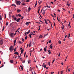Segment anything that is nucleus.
Returning a JSON list of instances; mask_svg holds the SVG:
<instances>
[{
	"label": "nucleus",
	"mask_w": 74,
	"mask_h": 74,
	"mask_svg": "<svg viewBox=\"0 0 74 74\" xmlns=\"http://www.w3.org/2000/svg\"><path fill=\"white\" fill-rule=\"evenodd\" d=\"M16 3L17 5H20L21 3V2L19 1H17V0H16Z\"/></svg>",
	"instance_id": "f257e3e1"
},
{
	"label": "nucleus",
	"mask_w": 74,
	"mask_h": 74,
	"mask_svg": "<svg viewBox=\"0 0 74 74\" xmlns=\"http://www.w3.org/2000/svg\"><path fill=\"white\" fill-rule=\"evenodd\" d=\"M12 48H13L12 46H11L10 47L9 50L10 51H11V52L13 51V50H12Z\"/></svg>",
	"instance_id": "f03ea898"
},
{
	"label": "nucleus",
	"mask_w": 74,
	"mask_h": 74,
	"mask_svg": "<svg viewBox=\"0 0 74 74\" xmlns=\"http://www.w3.org/2000/svg\"><path fill=\"white\" fill-rule=\"evenodd\" d=\"M3 43V41L2 40H0V44L1 45Z\"/></svg>",
	"instance_id": "7ed1b4c3"
},
{
	"label": "nucleus",
	"mask_w": 74,
	"mask_h": 74,
	"mask_svg": "<svg viewBox=\"0 0 74 74\" xmlns=\"http://www.w3.org/2000/svg\"><path fill=\"white\" fill-rule=\"evenodd\" d=\"M12 14V12H9V18H10L11 16H10V15H11V14Z\"/></svg>",
	"instance_id": "20e7f679"
},
{
	"label": "nucleus",
	"mask_w": 74,
	"mask_h": 74,
	"mask_svg": "<svg viewBox=\"0 0 74 74\" xmlns=\"http://www.w3.org/2000/svg\"><path fill=\"white\" fill-rule=\"evenodd\" d=\"M20 20H21V18H18L16 21V22H18Z\"/></svg>",
	"instance_id": "39448f33"
},
{
	"label": "nucleus",
	"mask_w": 74,
	"mask_h": 74,
	"mask_svg": "<svg viewBox=\"0 0 74 74\" xmlns=\"http://www.w3.org/2000/svg\"><path fill=\"white\" fill-rule=\"evenodd\" d=\"M14 33H12L10 34V35H11V38L13 37V35H14Z\"/></svg>",
	"instance_id": "423d86ee"
},
{
	"label": "nucleus",
	"mask_w": 74,
	"mask_h": 74,
	"mask_svg": "<svg viewBox=\"0 0 74 74\" xmlns=\"http://www.w3.org/2000/svg\"><path fill=\"white\" fill-rule=\"evenodd\" d=\"M47 46H46V48H44V51H45V52H46L47 51Z\"/></svg>",
	"instance_id": "0eeeda50"
},
{
	"label": "nucleus",
	"mask_w": 74,
	"mask_h": 74,
	"mask_svg": "<svg viewBox=\"0 0 74 74\" xmlns=\"http://www.w3.org/2000/svg\"><path fill=\"white\" fill-rule=\"evenodd\" d=\"M30 23V22H27L25 23V25H29V24Z\"/></svg>",
	"instance_id": "6e6552de"
},
{
	"label": "nucleus",
	"mask_w": 74,
	"mask_h": 74,
	"mask_svg": "<svg viewBox=\"0 0 74 74\" xmlns=\"http://www.w3.org/2000/svg\"><path fill=\"white\" fill-rule=\"evenodd\" d=\"M23 51L24 50L23 49H22L21 50V54H20V55H21V54H22V53H23Z\"/></svg>",
	"instance_id": "1a4fd4ad"
},
{
	"label": "nucleus",
	"mask_w": 74,
	"mask_h": 74,
	"mask_svg": "<svg viewBox=\"0 0 74 74\" xmlns=\"http://www.w3.org/2000/svg\"><path fill=\"white\" fill-rule=\"evenodd\" d=\"M10 62L11 63H13L14 62V60H10Z\"/></svg>",
	"instance_id": "9d476101"
},
{
	"label": "nucleus",
	"mask_w": 74,
	"mask_h": 74,
	"mask_svg": "<svg viewBox=\"0 0 74 74\" xmlns=\"http://www.w3.org/2000/svg\"><path fill=\"white\" fill-rule=\"evenodd\" d=\"M21 62H22L23 63H25V60H24L23 61L21 60Z\"/></svg>",
	"instance_id": "9b49d317"
},
{
	"label": "nucleus",
	"mask_w": 74,
	"mask_h": 74,
	"mask_svg": "<svg viewBox=\"0 0 74 74\" xmlns=\"http://www.w3.org/2000/svg\"><path fill=\"white\" fill-rule=\"evenodd\" d=\"M28 12H30V10H31V8H30V7L28 8Z\"/></svg>",
	"instance_id": "f8f14e48"
},
{
	"label": "nucleus",
	"mask_w": 74,
	"mask_h": 74,
	"mask_svg": "<svg viewBox=\"0 0 74 74\" xmlns=\"http://www.w3.org/2000/svg\"><path fill=\"white\" fill-rule=\"evenodd\" d=\"M52 44H51V45H50V47L51 49H53V46H52Z\"/></svg>",
	"instance_id": "ddd939ff"
},
{
	"label": "nucleus",
	"mask_w": 74,
	"mask_h": 74,
	"mask_svg": "<svg viewBox=\"0 0 74 74\" xmlns=\"http://www.w3.org/2000/svg\"><path fill=\"white\" fill-rule=\"evenodd\" d=\"M45 23H46V24H48V23L47 22V21L46 19H45Z\"/></svg>",
	"instance_id": "4468645a"
},
{
	"label": "nucleus",
	"mask_w": 74,
	"mask_h": 74,
	"mask_svg": "<svg viewBox=\"0 0 74 74\" xmlns=\"http://www.w3.org/2000/svg\"><path fill=\"white\" fill-rule=\"evenodd\" d=\"M14 54H16L17 55H18L19 53H18V52H17L16 51V52H15L14 53Z\"/></svg>",
	"instance_id": "2eb2a0df"
},
{
	"label": "nucleus",
	"mask_w": 74,
	"mask_h": 74,
	"mask_svg": "<svg viewBox=\"0 0 74 74\" xmlns=\"http://www.w3.org/2000/svg\"><path fill=\"white\" fill-rule=\"evenodd\" d=\"M2 19V17L1 15L0 16V20H1Z\"/></svg>",
	"instance_id": "dca6fc26"
},
{
	"label": "nucleus",
	"mask_w": 74,
	"mask_h": 74,
	"mask_svg": "<svg viewBox=\"0 0 74 74\" xmlns=\"http://www.w3.org/2000/svg\"><path fill=\"white\" fill-rule=\"evenodd\" d=\"M48 34H46V35H44V38H45V37L46 36H47L48 35Z\"/></svg>",
	"instance_id": "f3484780"
},
{
	"label": "nucleus",
	"mask_w": 74,
	"mask_h": 74,
	"mask_svg": "<svg viewBox=\"0 0 74 74\" xmlns=\"http://www.w3.org/2000/svg\"><path fill=\"white\" fill-rule=\"evenodd\" d=\"M16 39H15V40H14V45H16L15 43H16Z\"/></svg>",
	"instance_id": "a211bd4d"
},
{
	"label": "nucleus",
	"mask_w": 74,
	"mask_h": 74,
	"mask_svg": "<svg viewBox=\"0 0 74 74\" xmlns=\"http://www.w3.org/2000/svg\"><path fill=\"white\" fill-rule=\"evenodd\" d=\"M30 30H28V32H27V34H29V33H30Z\"/></svg>",
	"instance_id": "6ab92c4d"
},
{
	"label": "nucleus",
	"mask_w": 74,
	"mask_h": 74,
	"mask_svg": "<svg viewBox=\"0 0 74 74\" xmlns=\"http://www.w3.org/2000/svg\"><path fill=\"white\" fill-rule=\"evenodd\" d=\"M18 43L19 44H22L23 42L21 41H18Z\"/></svg>",
	"instance_id": "aec40b11"
},
{
	"label": "nucleus",
	"mask_w": 74,
	"mask_h": 74,
	"mask_svg": "<svg viewBox=\"0 0 74 74\" xmlns=\"http://www.w3.org/2000/svg\"><path fill=\"white\" fill-rule=\"evenodd\" d=\"M21 10H17V12H20L21 11Z\"/></svg>",
	"instance_id": "412c9836"
},
{
	"label": "nucleus",
	"mask_w": 74,
	"mask_h": 74,
	"mask_svg": "<svg viewBox=\"0 0 74 74\" xmlns=\"http://www.w3.org/2000/svg\"><path fill=\"white\" fill-rule=\"evenodd\" d=\"M20 67H21V70H23V67H22L21 66H20Z\"/></svg>",
	"instance_id": "4be33fe9"
},
{
	"label": "nucleus",
	"mask_w": 74,
	"mask_h": 74,
	"mask_svg": "<svg viewBox=\"0 0 74 74\" xmlns=\"http://www.w3.org/2000/svg\"><path fill=\"white\" fill-rule=\"evenodd\" d=\"M45 62H44V63H43V65H42V67H44V66L45 65Z\"/></svg>",
	"instance_id": "5701e85b"
},
{
	"label": "nucleus",
	"mask_w": 74,
	"mask_h": 74,
	"mask_svg": "<svg viewBox=\"0 0 74 74\" xmlns=\"http://www.w3.org/2000/svg\"><path fill=\"white\" fill-rule=\"evenodd\" d=\"M28 63L29 64L30 63V60H28Z\"/></svg>",
	"instance_id": "b1692460"
},
{
	"label": "nucleus",
	"mask_w": 74,
	"mask_h": 74,
	"mask_svg": "<svg viewBox=\"0 0 74 74\" xmlns=\"http://www.w3.org/2000/svg\"><path fill=\"white\" fill-rule=\"evenodd\" d=\"M4 29H5V26H3V31H4Z\"/></svg>",
	"instance_id": "393cba45"
},
{
	"label": "nucleus",
	"mask_w": 74,
	"mask_h": 74,
	"mask_svg": "<svg viewBox=\"0 0 74 74\" xmlns=\"http://www.w3.org/2000/svg\"><path fill=\"white\" fill-rule=\"evenodd\" d=\"M8 24V22H7L6 23V24L5 25H6V26H7Z\"/></svg>",
	"instance_id": "a878e982"
},
{
	"label": "nucleus",
	"mask_w": 74,
	"mask_h": 74,
	"mask_svg": "<svg viewBox=\"0 0 74 74\" xmlns=\"http://www.w3.org/2000/svg\"><path fill=\"white\" fill-rule=\"evenodd\" d=\"M14 21H16V19H17V18H16V17H15L14 18Z\"/></svg>",
	"instance_id": "bb28decb"
},
{
	"label": "nucleus",
	"mask_w": 74,
	"mask_h": 74,
	"mask_svg": "<svg viewBox=\"0 0 74 74\" xmlns=\"http://www.w3.org/2000/svg\"><path fill=\"white\" fill-rule=\"evenodd\" d=\"M58 43H59V44H60L61 43V42L59 40V41H58Z\"/></svg>",
	"instance_id": "cd10ccee"
},
{
	"label": "nucleus",
	"mask_w": 74,
	"mask_h": 74,
	"mask_svg": "<svg viewBox=\"0 0 74 74\" xmlns=\"http://www.w3.org/2000/svg\"><path fill=\"white\" fill-rule=\"evenodd\" d=\"M43 12H44V13H42V14H45V10H43Z\"/></svg>",
	"instance_id": "c85d7f7f"
},
{
	"label": "nucleus",
	"mask_w": 74,
	"mask_h": 74,
	"mask_svg": "<svg viewBox=\"0 0 74 74\" xmlns=\"http://www.w3.org/2000/svg\"><path fill=\"white\" fill-rule=\"evenodd\" d=\"M37 5V1H36V4H35V7H36Z\"/></svg>",
	"instance_id": "c756f323"
},
{
	"label": "nucleus",
	"mask_w": 74,
	"mask_h": 74,
	"mask_svg": "<svg viewBox=\"0 0 74 74\" xmlns=\"http://www.w3.org/2000/svg\"><path fill=\"white\" fill-rule=\"evenodd\" d=\"M44 67L45 68H46V67H47V65H44Z\"/></svg>",
	"instance_id": "7c9ffc66"
},
{
	"label": "nucleus",
	"mask_w": 74,
	"mask_h": 74,
	"mask_svg": "<svg viewBox=\"0 0 74 74\" xmlns=\"http://www.w3.org/2000/svg\"><path fill=\"white\" fill-rule=\"evenodd\" d=\"M42 35H40V36L39 37V38H42Z\"/></svg>",
	"instance_id": "2f4dec72"
},
{
	"label": "nucleus",
	"mask_w": 74,
	"mask_h": 74,
	"mask_svg": "<svg viewBox=\"0 0 74 74\" xmlns=\"http://www.w3.org/2000/svg\"><path fill=\"white\" fill-rule=\"evenodd\" d=\"M55 59H54V60H53V62H52V64L53 63V62H55Z\"/></svg>",
	"instance_id": "473e14b6"
},
{
	"label": "nucleus",
	"mask_w": 74,
	"mask_h": 74,
	"mask_svg": "<svg viewBox=\"0 0 74 74\" xmlns=\"http://www.w3.org/2000/svg\"><path fill=\"white\" fill-rule=\"evenodd\" d=\"M18 15L19 17H21V14H18Z\"/></svg>",
	"instance_id": "72a5a7b5"
},
{
	"label": "nucleus",
	"mask_w": 74,
	"mask_h": 74,
	"mask_svg": "<svg viewBox=\"0 0 74 74\" xmlns=\"http://www.w3.org/2000/svg\"><path fill=\"white\" fill-rule=\"evenodd\" d=\"M70 37V34H69V38Z\"/></svg>",
	"instance_id": "f704fd0d"
},
{
	"label": "nucleus",
	"mask_w": 74,
	"mask_h": 74,
	"mask_svg": "<svg viewBox=\"0 0 74 74\" xmlns=\"http://www.w3.org/2000/svg\"><path fill=\"white\" fill-rule=\"evenodd\" d=\"M25 4H26L23 3H23H22L23 5H25Z\"/></svg>",
	"instance_id": "c9c22d12"
},
{
	"label": "nucleus",
	"mask_w": 74,
	"mask_h": 74,
	"mask_svg": "<svg viewBox=\"0 0 74 74\" xmlns=\"http://www.w3.org/2000/svg\"><path fill=\"white\" fill-rule=\"evenodd\" d=\"M25 40L24 39L22 38V41L23 42H24Z\"/></svg>",
	"instance_id": "e433bc0d"
},
{
	"label": "nucleus",
	"mask_w": 74,
	"mask_h": 74,
	"mask_svg": "<svg viewBox=\"0 0 74 74\" xmlns=\"http://www.w3.org/2000/svg\"><path fill=\"white\" fill-rule=\"evenodd\" d=\"M70 25V23L69 22V24H68V26H69V27Z\"/></svg>",
	"instance_id": "4c0bfd02"
},
{
	"label": "nucleus",
	"mask_w": 74,
	"mask_h": 74,
	"mask_svg": "<svg viewBox=\"0 0 74 74\" xmlns=\"http://www.w3.org/2000/svg\"><path fill=\"white\" fill-rule=\"evenodd\" d=\"M40 10V8L39 7H38V11H39Z\"/></svg>",
	"instance_id": "58836bf2"
},
{
	"label": "nucleus",
	"mask_w": 74,
	"mask_h": 74,
	"mask_svg": "<svg viewBox=\"0 0 74 74\" xmlns=\"http://www.w3.org/2000/svg\"><path fill=\"white\" fill-rule=\"evenodd\" d=\"M25 39L27 40V36H26L25 37Z\"/></svg>",
	"instance_id": "ea45409f"
},
{
	"label": "nucleus",
	"mask_w": 74,
	"mask_h": 74,
	"mask_svg": "<svg viewBox=\"0 0 74 74\" xmlns=\"http://www.w3.org/2000/svg\"><path fill=\"white\" fill-rule=\"evenodd\" d=\"M29 37H30V38H31V37H32V36H31V35H29Z\"/></svg>",
	"instance_id": "a19ab883"
},
{
	"label": "nucleus",
	"mask_w": 74,
	"mask_h": 74,
	"mask_svg": "<svg viewBox=\"0 0 74 74\" xmlns=\"http://www.w3.org/2000/svg\"><path fill=\"white\" fill-rule=\"evenodd\" d=\"M3 66H4V65H2V66H1V67H0V68H1V67H3Z\"/></svg>",
	"instance_id": "79ce46f5"
},
{
	"label": "nucleus",
	"mask_w": 74,
	"mask_h": 74,
	"mask_svg": "<svg viewBox=\"0 0 74 74\" xmlns=\"http://www.w3.org/2000/svg\"><path fill=\"white\" fill-rule=\"evenodd\" d=\"M64 29V25H63V27H62V30H63Z\"/></svg>",
	"instance_id": "37998d69"
},
{
	"label": "nucleus",
	"mask_w": 74,
	"mask_h": 74,
	"mask_svg": "<svg viewBox=\"0 0 74 74\" xmlns=\"http://www.w3.org/2000/svg\"><path fill=\"white\" fill-rule=\"evenodd\" d=\"M16 48H15V49H14V52H15V51H16Z\"/></svg>",
	"instance_id": "c03bdc74"
},
{
	"label": "nucleus",
	"mask_w": 74,
	"mask_h": 74,
	"mask_svg": "<svg viewBox=\"0 0 74 74\" xmlns=\"http://www.w3.org/2000/svg\"><path fill=\"white\" fill-rule=\"evenodd\" d=\"M31 42H30V43H29V47H30V45L31 44Z\"/></svg>",
	"instance_id": "a18cd8bd"
},
{
	"label": "nucleus",
	"mask_w": 74,
	"mask_h": 74,
	"mask_svg": "<svg viewBox=\"0 0 74 74\" xmlns=\"http://www.w3.org/2000/svg\"><path fill=\"white\" fill-rule=\"evenodd\" d=\"M54 73V72H51V74H53Z\"/></svg>",
	"instance_id": "49530a36"
},
{
	"label": "nucleus",
	"mask_w": 74,
	"mask_h": 74,
	"mask_svg": "<svg viewBox=\"0 0 74 74\" xmlns=\"http://www.w3.org/2000/svg\"><path fill=\"white\" fill-rule=\"evenodd\" d=\"M63 73V71H61V74H62Z\"/></svg>",
	"instance_id": "de8ad7c7"
},
{
	"label": "nucleus",
	"mask_w": 74,
	"mask_h": 74,
	"mask_svg": "<svg viewBox=\"0 0 74 74\" xmlns=\"http://www.w3.org/2000/svg\"><path fill=\"white\" fill-rule=\"evenodd\" d=\"M48 65H50V62H48Z\"/></svg>",
	"instance_id": "09e8293b"
},
{
	"label": "nucleus",
	"mask_w": 74,
	"mask_h": 74,
	"mask_svg": "<svg viewBox=\"0 0 74 74\" xmlns=\"http://www.w3.org/2000/svg\"><path fill=\"white\" fill-rule=\"evenodd\" d=\"M41 3H42V1H40V3H39V4H40Z\"/></svg>",
	"instance_id": "8fccbe9b"
},
{
	"label": "nucleus",
	"mask_w": 74,
	"mask_h": 74,
	"mask_svg": "<svg viewBox=\"0 0 74 74\" xmlns=\"http://www.w3.org/2000/svg\"><path fill=\"white\" fill-rule=\"evenodd\" d=\"M50 50H47V51H48V52H51V51H50Z\"/></svg>",
	"instance_id": "3c124183"
},
{
	"label": "nucleus",
	"mask_w": 74,
	"mask_h": 74,
	"mask_svg": "<svg viewBox=\"0 0 74 74\" xmlns=\"http://www.w3.org/2000/svg\"><path fill=\"white\" fill-rule=\"evenodd\" d=\"M23 17L22 16V17H21V19H23Z\"/></svg>",
	"instance_id": "603ef678"
},
{
	"label": "nucleus",
	"mask_w": 74,
	"mask_h": 74,
	"mask_svg": "<svg viewBox=\"0 0 74 74\" xmlns=\"http://www.w3.org/2000/svg\"><path fill=\"white\" fill-rule=\"evenodd\" d=\"M51 52H49V53H48V54H51Z\"/></svg>",
	"instance_id": "864d4df0"
},
{
	"label": "nucleus",
	"mask_w": 74,
	"mask_h": 74,
	"mask_svg": "<svg viewBox=\"0 0 74 74\" xmlns=\"http://www.w3.org/2000/svg\"><path fill=\"white\" fill-rule=\"evenodd\" d=\"M60 56V53H59L58 56V57H59Z\"/></svg>",
	"instance_id": "5fc2aeb1"
},
{
	"label": "nucleus",
	"mask_w": 74,
	"mask_h": 74,
	"mask_svg": "<svg viewBox=\"0 0 74 74\" xmlns=\"http://www.w3.org/2000/svg\"><path fill=\"white\" fill-rule=\"evenodd\" d=\"M51 40H49V43H51Z\"/></svg>",
	"instance_id": "6e6d98bb"
},
{
	"label": "nucleus",
	"mask_w": 74,
	"mask_h": 74,
	"mask_svg": "<svg viewBox=\"0 0 74 74\" xmlns=\"http://www.w3.org/2000/svg\"><path fill=\"white\" fill-rule=\"evenodd\" d=\"M12 17L13 18V19H14V15H13V16H12Z\"/></svg>",
	"instance_id": "4d7b16f0"
},
{
	"label": "nucleus",
	"mask_w": 74,
	"mask_h": 74,
	"mask_svg": "<svg viewBox=\"0 0 74 74\" xmlns=\"http://www.w3.org/2000/svg\"><path fill=\"white\" fill-rule=\"evenodd\" d=\"M58 11L59 12H60V10H58Z\"/></svg>",
	"instance_id": "13d9d810"
},
{
	"label": "nucleus",
	"mask_w": 74,
	"mask_h": 74,
	"mask_svg": "<svg viewBox=\"0 0 74 74\" xmlns=\"http://www.w3.org/2000/svg\"><path fill=\"white\" fill-rule=\"evenodd\" d=\"M20 29V28H19L17 30V31H18L19 30V29Z\"/></svg>",
	"instance_id": "bf43d9fd"
},
{
	"label": "nucleus",
	"mask_w": 74,
	"mask_h": 74,
	"mask_svg": "<svg viewBox=\"0 0 74 74\" xmlns=\"http://www.w3.org/2000/svg\"><path fill=\"white\" fill-rule=\"evenodd\" d=\"M6 14H5V18H6Z\"/></svg>",
	"instance_id": "052dcab7"
},
{
	"label": "nucleus",
	"mask_w": 74,
	"mask_h": 74,
	"mask_svg": "<svg viewBox=\"0 0 74 74\" xmlns=\"http://www.w3.org/2000/svg\"><path fill=\"white\" fill-rule=\"evenodd\" d=\"M26 54V52L24 54V56H25Z\"/></svg>",
	"instance_id": "680f3d73"
},
{
	"label": "nucleus",
	"mask_w": 74,
	"mask_h": 74,
	"mask_svg": "<svg viewBox=\"0 0 74 74\" xmlns=\"http://www.w3.org/2000/svg\"><path fill=\"white\" fill-rule=\"evenodd\" d=\"M27 34V32L25 33V35H26Z\"/></svg>",
	"instance_id": "e2e57ef3"
},
{
	"label": "nucleus",
	"mask_w": 74,
	"mask_h": 74,
	"mask_svg": "<svg viewBox=\"0 0 74 74\" xmlns=\"http://www.w3.org/2000/svg\"><path fill=\"white\" fill-rule=\"evenodd\" d=\"M32 69H29V71H32Z\"/></svg>",
	"instance_id": "0e129e2a"
},
{
	"label": "nucleus",
	"mask_w": 74,
	"mask_h": 74,
	"mask_svg": "<svg viewBox=\"0 0 74 74\" xmlns=\"http://www.w3.org/2000/svg\"><path fill=\"white\" fill-rule=\"evenodd\" d=\"M47 8H50L49 6H47Z\"/></svg>",
	"instance_id": "69168bd1"
},
{
	"label": "nucleus",
	"mask_w": 74,
	"mask_h": 74,
	"mask_svg": "<svg viewBox=\"0 0 74 74\" xmlns=\"http://www.w3.org/2000/svg\"><path fill=\"white\" fill-rule=\"evenodd\" d=\"M48 68H48V67H46V69H48Z\"/></svg>",
	"instance_id": "338daca9"
},
{
	"label": "nucleus",
	"mask_w": 74,
	"mask_h": 74,
	"mask_svg": "<svg viewBox=\"0 0 74 74\" xmlns=\"http://www.w3.org/2000/svg\"><path fill=\"white\" fill-rule=\"evenodd\" d=\"M73 18H74V14H73Z\"/></svg>",
	"instance_id": "774afa93"
}]
</instances>
